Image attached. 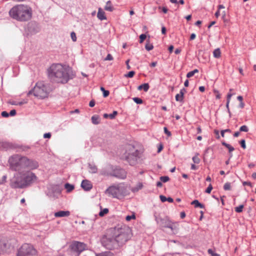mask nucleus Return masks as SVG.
I'll return each instance as SVG.
<instances>
[{"mask_svg":"<svg viewBox=\"0 0 256 256\" xmlns=\"http://www.w3.org/2000/svg\"><path fill=\"white\" fill-rule=\"evenodd\" d=\"M222 144L230 152H231L234 150V148L230 144H228L224 142H222Z\"/></svg>","mask_w":256,"mask_h":256,"instance_id":"b1692460","label":"nucleus"},{"mask_svg":"<svg viewBox=\"0 0 256 256\" xmlns=\"http://www.w3.org/2000/svg\"><path fill=\"white\" fill-rule=\"evenodd\" d=\"M64 188L68 192H70L74 189V186L68 183L65 184Z\"/></svg>","mask_w":256,"mask_h":256,"instance_id":"393cba45","label":"nucleus"},{"mask_svg":"<svg viewBox=\"0 0 256 256\" xmlns=\"http://www.w3.org/2000/svg\"><path fill=\"white\" fill-rule=\"evenodd\" d=\"M136 218V217L134 213H133L132 216H127L126 217V221H130L131 220H135Z\"/></svg>","mask_w":256,"mask_h":256,"instance_id":"473e14b6","label":"nucleus"},{"mask_svg":"<svg viewBox=\"0 0 256 256\" xmlns=\"http://www.w3.org/2000/svg\"><path fill=\"white\" fill-rule=\"evenodd\" d=\"M232 89H230V92L228 93V94L227 95V102H226V106L228 108V106H229V104L230 102V100L231 97L232 96V95L235 94L234 93H232Z\"/></svg>","mask_w":256,"mask_h":256,"instance_id":"aec40b11","label":"nucleus"},{"mask_svg":"<svg viewBox=\"0 0 256 256\" xmlns=\"http://www.w3.org/2000/svg\"><path fill=\"white\" fill-rule=\"evenodd\" d=\"M214 92L216 94V98L217 99H220V94L217 90H214Z\"/></svg>","mask_w":256,"mask_h":256,"instance_id":"6e6d98bb","label":"nucleus"},{"mask_svg":"<svg viewBox=\"0 0 256 256\" xmlns=\"http://www.w3.org/2000/svg\"><path fill=\"white\" fill-rule=\"evenodd\" d=\"M240 144L241 145V146L244 148L245 149L246 148V142L244 140H242L240 142Z\"/></svg>","mask_w":256,"mask_h":256,"instance_id":"de8ad7c7","label":"nucleus"},{"mask_svg":"<svg viewBox=\"0 0 256 256\" xmlns=\"http://www.w3.org/2000/svg\"><path fill=\"white\" fill-rule=\"evenodd\" d=\"M160 180L163 182H166L169 180L170 178L168 176H163L160 178Z\"/></svg>","mask_w":256,"mask_h":256,"instance_id":"4c0bfd02","label":"nucleus"},{"mask_svg":"<svg viewBox=\"0 0 256 256\" xmlns=\"http://www.w3.org/2000/svg\"><path fill=\"white\" fill-rule=\"evenodd\" d=\"M240 130L241 132H247L248 130V128L246 126L244 125V126H240Z\"/></svg>","mask_w":256,"mask_h":256,"instance_id":"ea45409f","label":"nucleus"},{"mask_svg":"<svg viewBox=\"0 0 256 256\" xmlns=\"http://www.w3.org/2000/svg\"><path fill=\"white\" fill-rule=\"evenodd\" d=\"M26 168L33 170L38 168L39 166L38 162L36 160L30 159L26 157Z\"/></svg>","mask_w":256,"mask_h":256,"instance_id":"ddd939ff","label":"nucleus"},{"mask_svg":"<svg viewBox=\"0 0 256 256\" xmlns=\"http://www.w3.org/2000/svg\"><path fill=\"white\" fill-rule=\"evenodd\" d=\"M2 116L4 118H7L9 114L6 111H3L2 114Z\"/></svg>","mask_w":256,"mask_h":256,"instance_id":"3c124183","label":"nucleus"},{"mask_svg":"<svg viewBox=\"0 0 256 256\" xmlns=\"http://www.w3.org/2000/svg\"><path fill=\"white\" fill-rule=\"evenodd\" d=\"M54 215L56 217L68 216L70 215V212L69 211H59L55 212Z\"/></svg>","mask_w":256,"mask_h":256,"instance_id":"f3484780","label":"nucleus"},{"mask_svg":"<svg viewBox=\"0 0 256 256\" xmlns=\"http://www.w3.org/2000/svg\"><path fill=\"white\" fill-rule=\"evenodd\" d=\"M106 193L112 198L120 199L126 194V188L122 184L112 186L106 190Z\"/></svg>","mask_w":256,"mask_h":256,"instance_id":"20e7f679","label":"nucleus"},{"mask_svg":"<svg viewBox=\"0 0 256 256\" xmlns=\"http://www.w3.org/2000/svg\"><path fill=\"white\" fill-rule=\"evenodd\" d=\"M97 17L100 20H105L106 19V17L105 15V12L101 8H99L98 9Z\"/></svg>","mask_w":256,"mask_h":256,"instance_id":"dca6fc26","label":"nucleus"},{"mask_svg":"<svg viewBox=\"0 0 256 256\" xmlns=\"http://www.w3.org/2000/svg\"><path fill=\"white\" fill-rule=\"evenodd\" d=\"M186 92L185 88H182L180 90V94H178L176 96V100L177 102H182L184 100V93Z\"/></svg>","mask_w":256,"mask_h":256,"instance_id":"2eb2a0df","label":"nucleus"},{"mask_svg":"<svg viewBox=\"0 0 256 256\" xmlns=\"http://www.w3.org/2000/svg\"><path fill=\"white\" fill-rule=\"evenodd\" d=\"M49 76L58 82L66 83L69 80V74L66 68L61 64H53L48 69Z\"/></svg>","mask_w":256,"mask_h":256,"instance_id":"f03ea898","label":"nucleus"},{"mask_svg":"<svg viewBox=\"0 0 256 256\" xmlns=\"http://www.w3.org/2000/svg\"><path fill=\"white\" fill-rule=\"evenodd\" d=\"M94 105H95V102L94 100H92L90 101V102L89 103L90 106L93 107L94 106Z\"/></svg>","mask_w":256,"mask_h":256,"instance_id":"13d9d810","label":"nucleus"},{"mask_svg":"<svg viewBox=\"0 0 256 256\" xmlns=\"http://www.w3.org/2000/svg\"><path fill=\"white\" fill-rule=\"evenodd\" d=\"M96 256H114V254L113 253L110 252H104L97 254Z\"/></svg>","mask_w":256,"mask_h":256,"instance_id":"bb28decb","label":"nucleus"},{"mask_svg":"<svg viewBox=\"0 0 256 256\" xmlns=\"http://www.w3.org/2000/svg\"><path fill=\"white\" fill-rule=\"evenodd\" d=\"M108 208H104L103 210H101L100 213L99 215L100 216H104V214H108Z\"/></svg>","mask_w":256,"mask_h":256,"instance_id":"f704fd0d","label":"nucleus"},{"mask_svg":"<svg viewBox=\"0 0 256 256\" xmlns=\"http://www.w3.org/2000/svg\"><path fill=\"white\" fill-rule=\"evenodd\" d=\"M212 189V186L211 184H210L208 188L206 190V192L210 194Z\"/></svg>","mask_w":256,"mask_h":256,"instance_id":"a18cd8bd","label":"nucleus"},{"mask_svg":"<svg viewBox=\"0 0 256 256\" xmlns=\"http://www.w3.org/2000/svg\"><path fill=\"white\" fill-rule=\"evenodd\" d=\"M26 156L15 154L10 158L8 163L12 170L19 171L26 169Z\"/></svg>","mask_w":256,"mask_h":256,"instance_id":"7ed1b4c3","label":"nucleus"},{"mask_svg":"<svg viewBox=\"0 0 256 256\" xmlns=\"http://www.w3.org/2000/svg\"><path fill=\"white\" fill-rule=\"evenodd\" d=\"M138 152L136 148L131 145L126 146V152L124 154V158L127 160L130 164H133L136 160Z\"/></svg>","mask_w":256,"mask_h":256,"instance_id":"1a4fd4ad","label":"nucleus"},{"mask_svg":"<svg viewBox=\"0 0 256 256\" xmlns=\"http://www.w3.org/2000/svg\"><path fill=\"white\" fill-rule=\"evenodd\" d=\"M117 114L118 112L116 111H114L112 114H109V118L110 119H113Z\"/></svg>","mask_w":256,"mask_h":256,"instance_id":"37998d69","label":"nucleus"},{"mask_svg":"<svg viewBox=\"0 0 256 256\" xmlns=\"http://www.w3.org/2000/svg\"><path fill=\"white\" fill-rule=\"evenodd\" d=\"M104 10L108 12H112L114 10V6H112L111 1L109 0L106 2L104 6Z\"/></svg>","mask_w":256,"mask_h":256,"instance_id":"a211bd4d","label":"nucleus"},{"mask_svg":"<svg viewBox=\"0 0 256 256\" xmlns=\"http://www.w3.org/2000/svg\"><path fill=\"white\" fill-rule=\"evenodd\" d=\"M208 253L211 254L212 256H220L219 254L214 252L212 249H208Z\"/></svg>","mask_w":256,"mask_h":256,"instance_id":"79ce46f5","label":"nucleus"},{"mask_svg":"<svg viewBox=\"0 0 256 256\" xmlns=\"http://www.w3.org/2000/svg\"><path fill=\"white\" fill-rule=\"evenodd\" d=\"M37 250L30 244H24L17 250L16 256H38Z\"/></svg>","mask_w":256,"mask_h":256,"instance_id":"0eeeda50","label":"nucleus"},{"mask_svg":"<svg viewBox=\"0 0 256 256\" xmlns=\"http://www.w3.org/2000/svg\"><path fill=\"white\" fill-rule=\"evenodd\" d=\"M244 104L243 102H240V104H239V107L241 108H244Z\"/></svg>","mask_w":256,"mask_h":256,"instance_id":"338daca9","label":"nucleus"},{"mask_svg":"<svg viewBox=\"0 0 256 256\" xmlns=\"http://www.w3.org/2000/svg\"><path fill=\"white\" fill-rule=\"evenodd\" d=\"M44 138H50L51 137V134L50 133H46L44 135Z\"/></svg>","mask_w":256,"mask_h":256,"instance_id":"864d4df0","label":"nucleus"},{"mask_svg":"<svg viewBox=\"0 0 256 256\" xmlns=\"http://www.w3.org/2000/svg\"><path fill=\"white\" fill-rule=\"evenodd\" d=\"M32 94H33L34 96L39 98H44L47 97L48 93L44 82H38L33 90L30 91L28 93V95Z\"/></svg>","mask_w":256,"mask_h":256,"instance_id":"423d86ee","label":"nucleus"},{"mask_svg":"<svg viewBox=\"0 0 256 256\" xmlns=\"http://www.w3.org/2000/svg\"><path fill=\"white\" fill-rule=\"evenodd\" d=\"M214 133H215V134H216V138L219 139V138H220V136H219V132H218V130H214Z\"/></svg>","mask_w":256,"mask_h":256,"instance_id":"e2e57ef3","label":"nucleus"},{"mask_svg":"<svg viewBox=\"0 0 256 256\" xmlns=\"http://www.w3.org/2000/svg\"><path fill=\"white\" fill-rule=\"evenodd\" d=\"M135 74V72L134 71L129 72L127 74L124 75L125 77L126 78H132Z\"/></svg>","mask_w":256,"mask_h":256,"instance_id":"e433bc0d","label":"nucleus"},{"mask_svg":"<svg viewBox=\"0 0 256 256\" xmlns=\"http://www.w3.org/2000/svg\"><path fill=\"white\" fill-rule=\"evenodd\" d=\"M89 172L91 173H96L97 172L96 166L92 164H88Z\"/></svg>","mask_w":256,"mask_h":256,"instance_id":"5701e85b","label":"nucleus"},{"mask_svg":"<svg viewBox=\"0 0 256 256\" xmlns=\"http://www.w3.org/2000/svg\"><path fill=\"white\" fill-rule=\"evenodd\" d=\"M174 223H171L170 224V226H164V227H166V228H170L172 230H173L175 227L174 226Z\"/></svg>","mask_w":256,"mask_h":256,"instance_id":"603ef678","label":"nucleus"},{"mask_svg":"<svg viewBox=\"0 0 256 256\" xmlns=\"http://www.w3.org/2000/svg\"><path fill=\"white\" fill-rule=\"evenodd\" d=\"M146 36L145 34H142L140 36V43L142 44L146 38Z\"/></svg>","mask_w":256,"mask_h":256,"instance_id":"58836bf2","label":"nucleus"},{"mask_svg":"<svg viewBox=\"0 0 256 256\" xmlns=\"http://www.w3.org/2000/svg\"><path fill=\"white\" fill-rule=\"evenodd\" d=\"M191 204L194 205L196 208H204V206L199 202L198 200H194L191 202Z\"/></svg>","mask_w":256,"mask_h":256,"instance_id":"412c9836","label":"nucleus"},{"mask_svg":"<svg viewBox=\"0 0 256 256\" xmlns=\"http://www.w3.org/2000/svg\"><path fill=\"white\" fill-rule=\"evenodd\" d=\"M213 55L215 58H220L221 56V52L219 48L214 50L213 52Z\"/></svg>","mask_w":256,"mask_h":256,"instance_id":"4be33fe9","label":"nucleus"},{"mask_svg":"<svg viewBox=\"0 0 256 256\" xmlns=\"http://www.w3.org/2000/svg\"><path fill=\"white\" fill-rule=\"evenodd\" d=\"M243 185L244 186H248L250 187H252V184H251V182H243Z\"/></svg>","mask_w":256,"mask_h":256,"instance_id":"5fc2aeb1","label":"nucleus"},{"mask_svg":"<svg viewBox=\"0 0 256 256\" xmlns=\"http://www.w3.org/2000/svg\"><path fill=\"white\" fill-rule=\"evenodd\" d=\"M160 198L162 202H165L167 201V198L164 196H162V195L160 196Z\"/></svg>","mask_w":256,"mask_h":256,"instance_id":"09e8293b","label":"nucleus"},{"mask_svg":"<svg viewBox=\"0 0 256 256\" xmlns=\"http://www.w3.org/2000/svg\"><path fill=\"white\" fill-rule=\"evenodd\" d=\"M197 132L198 134H200L202 132V129H201V128L200 126H198V128H197Z\"/></svg>","mask_w":256,"mask_h":256,"instance_id":"774afa93","label":"nucleus"},{"mask_svg":"<svg viewBox=\"0 0 256 256\" xmlns=\"http://www.w3.org/2000/svg\"><path fill=\"white\" fill-rule=\"evenodd\" d=\"M86 246L84 244L78 242H74L70 246V250L77 252L78 256L86 249Z\"/></svg>","mask_w":256,"mask_h":256,"instance_id":"9b49d317","label":"nucleus"},{"mask_svg":"<svg viewBox=\"0 0 256 256\" xmlns=\"http://www.w3.org/2000/svg\"><path fill=\"white\" fill-rule=\"evenodd\" d=\"M142 187V184L140 182H139L136 187H134L132 188V190L134 192H137L138 190H140Z\"/></svg>","mask_w":256,"mask_h":256,"instance_id":"7c9ffc66","label":"nucleus"},{"mask_svg":"<svg viewBox=\"0 0 256 256\" xmlns=\"http://www.w3.org/2000/svg\"><path fill=\"white\" fill-rule=\"evenodd\" d=\"M129 62H130V60H128L126 61V68H127L128 70H130L131 68L130 66L128 64Z\"/></svg>","mask_w":256,"mask_h":256,"instance_id":"bf43d9fd","label":"nucleus"},{"mask_svg":"<svg viewBox=\"0 0 256 256\" xmlns=\"http://www.w3.org/2000/svg\"><path fill=\"white\" fill-rule=\"evenodd\" d=\"M164 132L168 136H171V132L168 130V128L166 127H164Z\"/></svg>","mask_w":256,"mask_h":256,"instance_id":"8fccbe9b","label":"nucleus"},{"mask_svg":"<svg viewBox=\"0 0 256 256\" xmlns=\"http://www.w3.org/2000/svg\"><path fill=\"white\" fill-rule=\"evenodd\" d=\"M199 90L201 92H204L205 90V88L204 86H200L199 87Z\"/></svg>","mask_w":256,"mask_h":256,"instance_id":"0e129e2a","label":"nucleus"},{"mask_svg":"<svg viewBox=\"0 0 256 256\" xmlns=\"http://www.w3.org/2000/svg\"><path fill=\"white\" fill-rule=\"evenodd\" d=\"M81 186L85 190H90L92 188L91 182L88 180H83L81 184Z\"/></svg>","mask_w":256,"mask_h":256,"instance_id":"4468645a","label":"nucleus"},{"mask_svg":"<svg viewBox=\"0 0 256 256\" xmlns=\"http://www.w3.org/2000/svg\"><path fill=\"white\" fill-rule=\"evenodd\" d=\"M16 114V111L14 110H10V115L11 116H15Z\"/></svg>","mask_w":256,"mask_h":256,"instance_id":"4d7b16f0","label":"nucleus"},{"mask_svg":"<svg viewBox=\"0 0 256 256\" xmlns=\"http://www.w3.org/2000/svg\"><path fill=\"white\" fill-rule=\"evenodd\" d=\"M26 186L37 180V177L35 174L30 172H27L24 174Z\"/></svg>","mask_w":256,"mask_h":256,"instance_id":"f8f14e48","label":"nucleus"},{"mask_svg":"<svg viewBox=\"0 0 256 256\" xmlns=\"http://www.w3.org/2000/svg\"><path fill=\"white\" fill-rule=\"evenodd\" d=\"M10 186L13 188H23L26 187L24 174H16L12 180Z\"/></svg>","mask_w":256,"mask_h":256,"instance_id":"9d476101","label":"nucleus"},{"mask_svg":"<svg viewBox=\"0 0 256 256\" xmlns=\"http://www.w3.org/2000/svg\"><path fill=\"white\" fill-rule=\"evenodd\" d=\"M100 89L103 92V96L104 98H106L110 94V92L108 90H106L103 87H101Z\"/></svg>","mask_w":256,"mask_h":256,"instance_id":"2f4dec72","label":"nucleus"},{"mask_svg":"<svg viewBox=\"0 0 256 256\" xmlns=\"http://www.w3.org/2000/svg\"><path fill=\"white\" fill-rule=\"evenodd\" d=\"M134 101L138 104H141L142 103V99L138 98H133Z\"/></svg>","mask_w":256,"mask_h":256,"instance_id":"a19ab883","label":"nucleus"},{"mask_svg":"<svg viewBox=\"0 0 256 256\" xmlns=\"http://www.w3.org/2000/svg\"><path fill=\"white\" fill-rule=\"evenodd\" d=\"M231 188L230 184V182H226L224 186V189L226 190H230Z\"/></svg>","mask_w":256,"mask_h":256,"instance_id":"c9c22d12","label":"nucleus"},{"mask_svg":"<svg viewBox=\"0 0 256 256\" xmlns=\"http://www.w3.org/2000/svg\"><path fill=\"white\" fill-rule=\"evenodd\" d=\"M128 230L126 228H118L113 230V240L119 244H123L128 240Z\"/></svg>","mask_w":256,"mask_h":256,"instance_id":"39448f33","label":"nucleus"},{"mask_svg":"<svg viewBox=\"0 0 256 256\" xmlns=\"http://www.w3.org/2000/svg\"><path fill=\"white\" fill-rule=\"evenodd\" d=\"M10 16L16 20L24 22L30 20L32 17V12L30 7L20 4L14 6L9 11Z\"/></svg>","mask_w":256,"mask_h":256,"instance_id":"f257e3e1","label":"nucleus"},{"mask_svg":"<svg viewBox=\"0 0 256 256\" xmlns=\"http://www.w3.org/2000/svg\"><path fill=\"white\" fill-rule=\"evenodd\" d=\"M198 70L197 69H195L194 70L192 71H191V72H188L187 74H186V76L187 78H191L196 73H198Z\"/></svg>","mask_w":256,"mask_h":256,"instance_id":"c85d7f7f","label":"nucleus"},{"mask_svg":"<svg viewBox=\"0 0 256 256\" xmlns=\"http://www.w3.org/2000/svg\"><path fill=\"white\" fill-rule=\"evenodd\" d=\"M113 57L110 54H108L106 57L104 58V60H112Z\"/></svg>","mask_w":256,"mask_h":256,"instance_id":"49530a36","label":"nucleus"},{"mask_svg":"<svg viewBox=\"0 0 256 256\" xmlns=\"http://www.w3.org/2000/svg\"><path fill=\"white\" fill-rule=\"evenodd\" d=\"M92 122L94 124H97L100 123V118L98 116H94L92 118Z\"/></svg>","mask_w":256,"mask_h":256,"instance_id":"a878e982","label":"nucleus"},{"mask_svg":"<svg viewBox=\"0 0 256 256\" xmlns=\"http://www.w3.org/2000/svg\"><path fill=\"white\" fill-rule=\"evenodd\" d=\"M149 84L148 83L142 84L138 86V90H144V92H147L149 89Z\"/></svg>","mask_w":256,"mask_h":256,"instance_id":"6ab92c4d","label":"nucleus"},{"mask_svg":"<svg viewBox=\"0 0 256 256\" xmlns=\"http://www.w3.org/2000/svg\"><path fill=\"white\" fill-rule=\"evenodd\" d=\"M244 208V205L241 204L235 208V211L237 212H241Z\"/></svg>","mask_w":256,"mask_h":256,"instance_id":"72a5a7b5","label":"nucleus"},{"mask_svg":"<svg viewBox=\"0 0 256 256\" xmlns=\"http://www.w3.org/2000/svg\"><path fill=\"white\" fill-rule=\"evenodd\" d=\"M100 174L103 176H111L120 178L124 179L126 176V172L122 168H115L113 169L112 166H108L104 170L100 172Z\"/></svg>","mask_w":256,"mask_h":256,"instance_id":"6e6552de","label":"nucleus"},{"mask_svg":"<svg viewBox=\"0 0 256 256\" xmlns=\"http://www.w3.org/2000/svg\"><path fill=\"white\" fill-rule=\"evenodd\" d=\"M196 35L194 34H192L190 35V40H194L196 38Z\"/></svg>","mask_w":256,"mask_h":256,"instance_id":"69168bd1","label":"nucleus"},{"mask_svg":"<svg viewBox=\"0 0 256 256\" xmlns=\"http://www.w3.org/2000/svg\"><path fill=\"white\" fill-rule=\"evenodd\" d=\"M145 48L147 50L150 51L153 49L154 46L152 44H150V42H147L145 46Z\"/></svg>","mask_w":256,"mask_h":256,"instance_id":"c756f323","label":"nucleus"},{"mask_svg":"<svg viewBox=\"0 0 256 256\" xmlns=\"http://www.w3.org/2000/svg\"><path fill=\"white\" fill-rule=\"evenodd\" d=\"M166 28L164 26H162V33L163 34H165L166 33Z\"/></svg>","mask_w":256,"mask_h":256,"instance_id":"680f3d73","label":"nucleus"},{"mask_svg":"<svg viewBox=\"0 0 256 256\" xmlns=\"http://www.w3.org/2000/svg\"><path fill=\"white\" fill-rule=\"evenodd\" d=\"M198 168V167L197 166H196V165H194V164H192L191 165V169L192 170H197Z\"/></svg>","mask_w":256,"mask_h":256,"instance_id":"052dcab7","label":"nucleus"},{"mask_svg":"<svg viewBox=\"0 0 256 256\" xmlns=\"http://www.w3.org/2000/svg\"><path fill=\"white\" fill-rule=\"evenodd\" d=\"M70 36L72 39V40L74 42L76 41V36L74 32H72L70 34Z\"/></svg>","mask_w":256,"mask_h":256,"instance_id":"c03bdc74","label":"nucleus"},{"mask_svg":"<svg viewBox=\"0 0 256 256\" xmlns=\"http://www.w3.org/2000/svg\"><path fill=\"white\" fill-rule=\"evenodd\" d=\"M192 161L195 164H199L200 162V158H198V154H196L192 158Z\"/></svg>","mask_w":256,"mask_h":256,"instance_id":"cd10ccee","label":"nucleus"}]
</instances>
